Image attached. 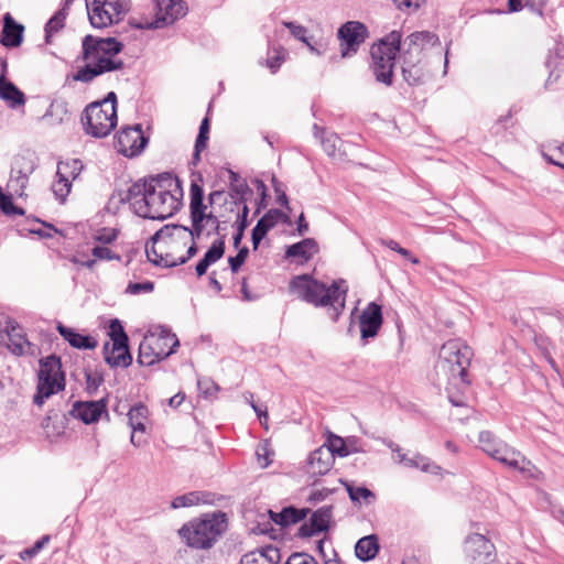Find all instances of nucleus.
<instances>
[{"mask_svg": "<svg viewBox=\"0 0 564 564\" xmlns=\"http://www.w3.org/2000/svg\"><path fill=\"white\" fill-rule=\"evenodd\" d=\"M290 291L315 307H328L329 317L337 322L345 308L348 286L343 279L334 280L327 286L310 274H301L290 281Z\"/></svg>", "mask_w": 564, "mask_h": 564, "instance_id": "nucleus-1", "label": "nucleus"}, {"mask_svg": "<svg viewBox=\"0 0 564 564\" xmlns=\"http://www.w3.org/2000/svg\"><path fill=\"white\" fill-rule=\"evenodd\" d=\"M123 44L116 41V37H84L82 58L86 65L73 75V79L89 83L105 73L121 69L123 62L113 56L120 53Z\"/></svg>", "mask_w": 564, "mask_h": 564, "instance_id": "nucleus-2", "label": "nucleus"}, {"mask_svg": "<svg viewBox=\"0 0 564 564\" xmlns=\"http://www.w3.org/2000/svg\"><path fill=\"white\" fill-rule=\"evenodd\" d=\"M227 528V514L223 511H214L184 523L178 534L188 547L209 550L219 541Z\"/></svg>", "mask_w": 564, "mask_h": 564, "instance_id": "nucleus-3", "label": "nucleus"}, {"mask_svg": "<svg viewBox=\"0 0 564 564\" xmlns=\"http://www.w3.org/2000/svg\"><path fill=\"white\" fill-rule=\"evenodd\" d=\"M479 448L492 459L523 475L533 476L535 466L521 452L507 444L491 431H481L478 435Z\"/></svg>", "mask_w": 564, "mask_h": 564, "instance_id": "nucleus-4", "label": "nucleus"}, {"mask_svg": "<svg viewBox=\"0 0 564 564\" xmlns=\"http://www.w3.org/2000/svg\"><path fill=\"white\" fill-rule=\"evenodd\" d=\"M473 349L460 339L446 341L440 350L436 369L443 372L448 381L460 380L469 384L468 368L473 358Z\"/></svg>", "mask_w": 564, "mask_h": 564, "instance_id": "nucleus-5", "label": "nucleus"}, {"mask_svg": "<svg viewBox=\"0 0 564 564\" xmlns=\"http://www.w3.org/2000/svg\"><path fill=\"white\" fill-rule=\"evenodd\" d=\"M403 45L402 37H379L371 45L369 68L378 83L386 86L393 84L397 56H401Z\"/></svg>", "mask_w": 564, "mask_h": 564, "instance_id": "nucleus-6", "label": "nucleus"}, {"mask_svg": "<svg viewBox=\"0 0 564 564\" xmlns=\"http://www.w3.org/2000/svg\"><path fill=\"white\" fill-rule=\"evenodd\" d=\"M65 389V375L62 370L61 358L50 355L40 360L36 393L33 403L42 405L51 395Z\"/></svg>", "mask_w": 564, "mask_h": 564, "instance_id": "nucleus-7", "label": "nucleus"}, {"mask_svg": "<svg viewBox=\"0 0 564 564\" xmlns=\"http://www.w3.org/2000/svg\"><path fill=\"white\" fill-rule=\"evenodd\" d=\"M401 69L404 80L411 86L424 84L432 75L427 61L425 59L423 47L416 40L404 41L401 53Z\"/></svg>", "mask_w": 564, "mask_h": 564, "instance_id": "nucleus-8", "label": "nucleus"}, {"mask_svg": "<svg viewBox=\"0 0 564 564\" xmlns=\"http://www.w3.org/2000/svg\"><path fill=\"white\" fill-rule=\"evenodd\" d=\"M180 341L175 334L162 329L158 335L145 336L139 346L138 362L152 366L175 352Z\"/></svg>", "mask_w": 564, "mask_h": 564, "instance_id": "nucleus-9", "label": "nucleus"}, {"mask_svg": "<svg viewBox=\"0 0 564 564\" xmlns=\"http://www.w3.org/2000/svg\"><path fill=\"white\" fill-rule=\"evenodd\" d=\"M155 9V19L131 18L129 24L135 30H155L172 24L187 11L186 3L182 0H156Z\"/></svg>", "mask_w": 564, "mask_h": 564, "instance_id": "nucleus-10", "label": "nucleus"}, {"mask_svg": "<svg viewBox=\"0 0 564 564\" xmlns=\"http://www.w3.org/2000/svg\"><path fill=\"white\" fill-rule=\"evenodd\" d=\"M147 202L139 206V216L149 219L165 220L178 212L182 202L175 193L156 191L149 186Z\"/></svg>", "mask_w": 564, "mask_h": 564, "instance_id": "nucleus-11", "label": "nucleus"}, {"mask_svg": "<svg viewBox=\"0 0 564 564\" xmlns=\"http://www.w3.org/2000/svg\"><path fill=\"white\" fill-rule=\"evenodd\" d=\"M117 109L113 106L101 108L99 104H89L82 116L84 130L94 138L107 137L117 126Z\"/></svg>", "mask_w": 564, "mask_h": 564, "instance_id": "nucleus-12", "label": "nucleus"}, {"mask_svg": "<svg viewBox=\"0 0 564 564\" xmlns=\"http://www.w3.org/2000/svg\"><path fill=\"white\" fill-rule=\"evenodd\" d=\"M109 336L112 340V347L107 343L104 347L105 361L110 367L127 368L132 364V356L129 351L128 335L121 322L117 318L111 319L109 324Z\"/></svg>", "mask_w": 564, "mask_h": 564, "instance_id": "nucleus-13", "label": "nucleus"}, {"mask_svg": "<svg viewBox=\"0 0 564 564\" xmlns=\"http://www.w3.org/2000/svg\"><path fill=\"white\" fill-rule=\"evenodd\" d=\"M129 7L130 0H91L87 4L88 18L94 28L102 29L118 22Z\"/></svg>", "mask_w": 564, "mask_h": 564, "instance_id": "nucleus-14", "label": "nucleus"}, {"mask_svg": "<svg viewBox=\"0 0 564 564\" xmlns=\"http://www.w3.org/2000/svg\"><path fill=\"white\" fill-rule=\"evenodd\" d=\"M189 197V209L193 224L192 228L182 225H173L172 229H182L189 235L191 239L196 240L203 234V221L206 220L208 223L209 220H216V216L212 213L205 214L206 206L204 204V189L194 181L191 183ZM170 229V226H165V230Z\"/></svg>", "mask_w": 564, "mask_h": 564, "instance_id": "nucleus-15", "label": "nucleus"}, {"mask_svg": "<svg viewBox=\"0 0 564 564\" xmlns=\"http://www.w3.org/2000/svg\"><path fill=\"white\" fill-rule=\"evenodd\" d=\"M464 552L474 564H490L497 557L495 544L479 533H473L466 538Z\"/></svg>", "mask_w": 564, "mask_h": 564, "instance_id": "nucleus-16", "label": "nucleus"}, {"mask_svg": "<svg viewBox=\"0 0 564 564\" xmlns=\"http://www.w3.org/2000/svg\"><path fill=\"white\" fill-rule=\"evenodd\" d=\"M115 139L118 152L127 158H134L141 154L149 141L140 124L121 129Z\"/></svg>", "mask_w": 564, "mask_h": 564, "instance_id": "nucleus-17", "label": "nucleus"}, {"mask_svg": "<svg viewBox=\"0 0 564 564\" xmlns=\"http://www.w3.org/2000/svg\"><path fill=\"white\" fill-rule=\"evenodd\" d=\"M383 324L382 306L370 302L359 315L360 341L366 346L370 339L378 336Z\"/></svg>", "mask_w": 564, "mask_h": 564, "instance_id": "nucleus-18", "label": "nucleus"}, {"mask_svg": "<svg viewBox=\"0 0 564 564\" xmlns=\"http://www.w3.org/2000/svg\"><path fill=\"white\" fill-rule=\"evenodd\" d=\"M35 164L32 158L18 155L14 159L8 187L17 195L22 196L26 188L29 176L34 172Z\"/></svg>", "mask_w": 564, "mask_h": 564, "instance_id": "nucleus-19", "label": "nucleus"}, {"mask_svg": "<svg viewBox=\"0 0 564 564\" xmlns=\"http://www.w3.org/2000/svg\"><path fill=\"white\" fill-rule=\"evenodd\" d=\"M333 518V506H323L315 510L308 522H304L297 532L300 538H311L327 531Z\"/></svg>", "mask_w": 564, "mask_h": 564, "instance_id": "nucleus-20", "label": "nucleus"}, {"mask_svg": "<svg viewBox=\"0 0 564 564\" xmlns=\"http://www.w3.org/2000/svg\"><path fill=\"white\" fill-rule=\"evenodd\" d=\"M290 223V217L278 208L269 209L257 223L251 231V241L256 250L267 234L274 228L278 223Z\"/></svg>", "mask_w": 564, "mask_h": 564, "instance_id": "nucleus-21", "label": "nucleus"}, {"mask_svg": "<svg viewBox=\"0 0 564 564\" xmlns=\"http://www.w3.org/2000/svg\"><path fill=\"white\" fill-rule=\"evenodd\" d=\"M70 414L85 424L95 423L101 417L102 414L108 415L106 400L100 399L97 401H76L73 404Z\"/></svg>", "mask_w": 564, "mask_h": 564, "instance_id": "nucleus-22", "label": "nucleus"}, {"mask_svg": "<svg viewBox=\"0 0 564 564\" xmlns=\"http://www.w3.org/2000/svg\"><path fill=\"white\" fill-rule=\"evenodd\" d=\"M335 458L326 446L313 451L307 458V473L311 476L326 475L333 467Z\"/></svg>", "mask_w": 564, "mask_h": 564, "instance_id": "nucleus-23", "label": "nucleus"}, {"mask_svg": "<svg viewBox=\"0 0 564 564\" xmlns=\"http://www.w3.org/2000/svg\"><path fill=\"white\" fill-rule=\"evenodd\" d=\"M4 335L8 337V349L15 356H22L30 346L22 327L15 321H6Z\"/></svg>", "mask_w": 564, "mask_h": 564, "instance_id": "nucleus-24", "label": "nucleus"}, {"mask_svg": "<svg viewBox=\"0 0 564 564\" xmlns=\"http://www.w3.org/2000/svg\"><path fill=\"white\" fill-rule=\"evenodd\" d=\"M318 252V245L313 238H305L286 247L285 259L295 260L297 263L310 261Z\"/></svg>", "mask_w": 564, "mask_h": 564, "instance_id": "nucleus-25", "label": "nucleus"}, {"mask_svg": "<svg viewBox=\"0 0 564 564\" xmlns=\"http://www.w3.org/2000/svg\"><path fill=\"white\" fill-rule=\"evenodd\" d=\"M58 334L74 348L77 349H95L98 341L89 335H83L75 329L58 323L56 326Z\"/></svg>", "mask_w": 564, "mask_h": 564, "instance_id": "nucleus-26", "label": "nucleus"}, {"mask_svg": "<svg viewBox=\"0 0 564 564\" xmlns=\"http://www.w3.org/2000/svg\"><path fill=\"white\" fill-rule=\"evenodd\" d=\"M308 512L310 509L307 508L299 509L293 506H289L283 508L280 512L269 510V517L275 524L286 528L305 519Z\"/></svg>", "mask_w": 564, "mask_h": 564, "instance_id": "nucleus-27", "label": "nucleus"}, {"mask_svg": "<svg viewBox=\"0 0 564 564\" xmlns=\"http://www.w3.org/2000/svg\"><path fill=\"white\" fill-rule=\"evenodd\" d=\"M225 238L226 236L223 235L219 239L215 240L205 252L204 257L197 262L195 267L197 276H203L207 272L209 265L216 263L223 258L225 253Z\"/></svg>", "mask_w": 564, "mask_h": 564, "instance_id": "nucleus-28", "label": "nucleus"}, {"mask_svg": "<svg viewBox=\"0 0 564 564\" xmlns=\"http://www.w3.org/2000/svg\"><path fill=\"white\" fill-rule=\"evenodd\" d=\"M147 182L149 186L154 187L156 191L175 193L178 196L183 194L180 180L169 172L151 175L147 178Z\"/></svg>", "mask_w": 564, "mask_h": 564, "instance_id": "nucleus-29", "label": "nucleus"}, {"mask_svg": "<svg viewBox=\"0 0 564 564\" xmlns=\"http://www.w3.org/2000/svg\"><path fill=\"white\" fill-rule=\"evenodd\" d=\"M149 188L147 178L139 180L127 189L121 200L129 203L134 213L139 216V206L143 204V202H147Z\"/></svg>", "mask_w": 564, "mask_h": 564, "instance_id": "nucleus-30", "label": "nucleus"}, {"mask_svg": "<svg viewBox=\"0 0 564 564\" xmlns=\"http://www.w3.org/2000/svg\"><path fill=\"white\" fill-rule=\"evenodd\" d=\"M0 98L9 102L12 108L25 104L24 94L12 82L7 80L4 75H0Z\"/></svg>", "mask_w": 564, "mask_h": 564, "instance_id": "nucleus-31", "label": "nucleus"}, {"mask_svg": "<svg viewBox=\"0 0 564 564\" xmlns=\"http://www.w3.org/2000/svg\"><path fill=\"white\" fill-rule=\"evenodd\" d=\"M378 552L379 543L375 534L359 539L355 545L356 556L364 562L375 558Z\"/></svg>", "mask_w": 564, "mask_h": 564, "instance_id": "nucleus-32", "label": "nucleus"}, {"mask_svg": "<svg viewBox=\"0 0 564 564\" xmlns=\"http://www.w3.org/2000/svg\"><path fill=\"white\" fill-rule=\"evenodd\" d=\"M314 135L319 139L321 144L328 156H336L341 140L335 132H326L323 128H319L316 123L313 126Z\"/></svg>", "mask_w": 564, "mask_h": 564, "instance_id": "nucleus-33", "label": "nucleus"}, {"mask_svg": "<svg viewBox=\"0 0 564 564\" xmlns=\"http://www.w3.org/2000/svg\"><path fill=\"white\" fill-rule=\"evenodd\" d=\"M228 172L230 196L232 197L236 204L245 203L247 200L246 195L251 194L250 187L237 172H234L231 170H229Z\"/></svg>", "mask_w": 564, "mask_h": 564, "instance_id": "nucleus-34", "label": "nucleus"}, {"mask_svg": "<svg viewBox=\"0 0 564 564\" xmlns=\"http://www.w3.org/2000/svg\"><path fill=\"white\" fill-rule=\"evenodd\" d=\"M243 564H279L281 554L278 547L269 545L251 554V558L250 555H246Z\"/></svg>", "mask_w": 564, "mask_h": 564, "instance_id": "nucleus-35", "label": "nucleus"}, {"mask_svg": "<svg viewBox=\"0 0 564 564\" xmlns=\"http://www.w3.org/2000/svg\"><path fill=\"white\" fill-rule=\"evenodd\" d=\"M84 164L78 159H70L67 161H59L57 163L56 177L68 178L73 183L82 173Z\"/></svg>", "mask_w": 564, "mask_h": 564, "instance_id": "nucleus-36", "label": "nucleus"}, {"mask_svg": "<svg viewBox=\"0 0 564 564\" xmlns=\"http://www.w3.org/2000/svg\"><path fill=\"white\" fill-rule=\"evenodd\" d=\"M323 446H326V448L329 449L330 454H333V457L335 458V455L339 457H347L348 455L352 453H359L364 452L362 448L359 447H351L348 448V444H346V441L337 435L330 434L327 438L326 444Z\"/></svg>", "mask_w": 564, "mask_h": 564, "instance_id": "nucleus-37", "label": "nucleus"}, {"mask_svg": "<svg viewBox=\"0 0 564 564\" xmlns=\"http://www.w3.org/2000/svg\"><path fill=\"white\" fill-rule=\"evenodd\" d=\"M286 55L288 52L282 45H279L274 42H271L269 44L265 65L271 70L272 74L279 70L282 63L285 61Z\"/></svg>", "mask_w": 564, "mask_h": 564, "instance_id": "nucleus-38", "label": "nucleus"}, {"mask_svg": "<svg viewBox=\"0 0 564 564\" xmlns=\"http://www.w3.org/2000/svg\"><path fill=\"white\" fill-rule=\"evenodd\" d=\"M148 414H149V410L142 403H138L129 410L128 421H129V425L131 426L133 432H137V431L144 432Z\"/></svg>", "mask_w": 564, "mask_h": 564, "instance_id": "nucleus-39", "label": "nucleus"}, {"mask_svg": "<svg viewBox=\"0 0 564 564\" xmlns=\"http://www.w3.org/2000/svg\"><path fill=\"white\" fill-rule=\"evenodd\" d=\"M206 494L199 491H191L182 496H177L172 500L171 507L173 509L186 508L197 506L200 502L207 503L209 500L207 499Z\"/></svg>", "mask_w": 564, "mask_h": 564, "instance_id": "nucleus-40", "label": "nucleus"}, {"mask_svg": "<svg viewBox=\"0 0 564 564\" xmlns=\"http://www.w3.org/2000/svg\"><path fill=\"white\" fill-rule=\"evenodd\" d=\"M541 153L546 162L564 170V143L561 145H544Z\"/></svg>", "mask_w": 564, "mask_h": 564, "instance_id": "nucleus-41", "label": "nucleus"}, {"mask_svg": "<svg viewBox=\"0 0 564 564\" xmlns=\"http://www.w3.org/2000/svg\"><path fill=\"white\" fill-rule=\"evenodd\" d=\"M345 486L350 500L355 503L364 501L366 505H370L376 499L375 494L367 487H356L350 484H345Z\"/></svg>", "mask_w": 564, "mask_h": 564, "instance_id": "nucleus-42", "label": "nucleus"}, {"mask_svg": "<svg viewBox=\"0 0 564 564\" xmlns=\"http://www.w3.org/2000/svg\"><path fill=\"white\" fill-rule=\"evenodd\" d=\"M408 467L421 469L422 471L431 473L433 475H438L441 471V467L438 465L421 454H415L410 458Z\"/></svg>", "mask_w": 564, "mask_h": 564, "instance_id": "nucleus-43", "label": "nucleus"}, {"mask_svg": "<svg viewBox=\"0 0 564 564\" xmlns=\"http://www.w3.org/2000/svg\"><path fill=\"white\" fill-rule=\"evenodd\" d=\"M366 37H338L341 57H350L357 53Z\"/></svg>", "mask_w": 564, "mask_h": 564, "instance_id": "nucleus-44", "label": "nucleus"}, {"mask_svg": "<svg viewBox=\"0 0 564 564\" xmlns=\"http://www.w3.org/2000/svg\"><path fill=\"white\" fill-rule=\"evenodd\" d=\"M67 17V11L65 8L58 10L45 24V35H53L54 33H58L65 26V20Z\"/></svg>", "mask_w": 564, "mask_h": 564, "instance_id": "nucleus-45", "label": "nucleus"}, {"mask_svg": "<svg viewBox=\"0 0 564 564\" xmlns=\"http://www.w3.org/2000/svg\"><path fill=\"white\" fill-rule=\"evenodd\" d=\"M336 35H368V29L359 21H348L338 29Z\"/></svg>", "mask_w": 564, "mask_h": 564, "instance_id": "nucleus-46", "label": "nucleus"}, {"mask_svg": "<svg viewBox=\"0 0 564 564\" xmlns=\"http://www.w3.org/2000/svg\"><path fill=\"white\" fill-rule=\"evenodd\" d=\"M72 188V183L68 182V178L56 177V181L52 184V191L57 199L61 203L66 200Z\"/></svg>", "mask_w": 564, "mask_h": 564, "instance_id": "nucleus-47", "label": "nucleus"}, {"mask_svg": "<svg viewBox=\"0 0 564 564\" xmlns=\"http://www.w3.org/2000/svg\"><path fill=\"white\" fill-rule=\"evenodd\" d=\"M24 26L17 22L10 13L3 17V29L1 35H23Z\"/></svg>", "mask_w": 564, "mask_h": 564, "instance_id": "nucleus-48", "label": "nucleus"}, {"mask_svg": "<svg viewBox=\"0 0 564 564\" xmlns=\"http://www.w3.org/2000/svg\"><path fill=\"white\" fill-rule=\"evenodd\" d=\"M544 0H509L508 6L511 12H517L523 8H530L532 11L540 12Z\"/></svg>", "mask_w": 564, "mask_h": 564, "instance_id": "nucleus-49", "label": "nucleus"}, {"mask_svg": "<svg viewBox=\"0 0 564 564\" xmlns=\"http://www.w3.org/2000/svg\"><path fill=\"white\" fill-rule=\"evenodd\" d=\"M302 45L306 46L311 52L315 53L316 55H322L325 53L326 47L323 43V40L325 37H296Z\"/></svg>", "mask_w": 564, "mask_h": 564, "instance_id": "nucleus-50", "label": "nucleus"}, {"mask_svg": "<svg viewBox=\"0 0 564 564\" xmlns=\"http://www.w3.org/2000/svg\"><path fill=\"white\" fill-rule=\"evenodd\" d=\"M153 290L154 283L152 281L130 282L126 289V293L138 295L141 293H151Z\"/></svg>", "mask_w": 564, "mask_h": 564, "instance_id": "nucleus-51", "label": "nucleus"}, {"mask_svg": "<svg viewBox=\"0 0 564 564\" xmlns=\"http://www.w3.org/2000/svg\"><path fill=\"white\" fill-rule=\"evenodd\" d=\"M50 541V535H43L39 541H36L33 546L24 549L20 552V558L25 561L35 556Z\"/></svg>", "mask_w": 564, "mask_h": 564, "instance_id": "nucleus-52", "label": "nucleus"}, {"mask_svg": "<svg viewBox=\"0 0 564 564\" xmlns=\"http://www.w3.org/2000/svg\"><path fill=\"white\" fill-rule=\"evenodd\" d=\"M67 113L66 106L64 104L52 102L43 116V120H50L54 116H58V118L53 123H61L63 118L61 115Z\"/></svg>", "mask_w": 564, "mask_h": 564, "instance_id": "nucleus-53", "label": "nucleus"}, {"mask_svg": "<svg viewBox=\"0 0 564 564\" xmlns=\"http://www.w3.org/2000/svg\"><path fill=\"white\" fill-rule=\"evenodd\" d=\"M248 254H249V249L247 247H242L241 249H239L238 253L235 257L228 258V263H229L230 270L234 273L238 272V270L245 263Z\"/></svg>", "mask_w": 564, "mask_h": 564, "instance_id": "nucleus-54", "label": "nucleus"}, {"mask_svg": "<svg viewBox=\"0 0 564 564\" xmlns=\"http://www.w3.org/2000/svg\"><path fill=\"white\" fill-rule=\"evenodd\" d=\"M91 254L97 260H120V256L112 252L108 247L96 246L93 248Z\"/></svg>", "mask_w": 564, "mask_h": 564, "instance_id": "nucleus-55", "label": "nucleus"}, {"mask_svg": "<svg viewBox=\"0 0 564 564\" xmlns=\"http://www.w3.org/2000/svg\"><path fill=\"white\" fill-rule=\"evenodd\" d=\"M209 128H210L209 119H208V117H205L200 122L198 135L195 141L198 143V147H200V148L207 147Z\"/></svg>", "mask_w": 564, "mask_h": 564, "instance_id": "nucleus-56", "label": "nucleus"}, {"mask_svg": "<svg viewBox=\"0 0 564 564\" xmlns=\"http://www.w3.org/2000/svg\"><path fill=\"white\" fill-rule=\"evenodd\" d=\"M256 454L261 468H267L272 463L271 456L273 453L269 449L268 445L259 446Z\"/></svg>", "mask_w": 564, "mask_h": 564, "instance_id": "nucleus-57", "label": "nucleus"}, {"mask_svg": "<svg viewBox=\"0 0 564 564\" xmlns=\"http://www.w3.org/2000/svg\"><path fill=\"white\" fill-rule=\"evenodd\" d=\"M197 386H198L199 391L205 397H212L218 391L217 384L207 378L198 379Z\"/></svg>", "mask_w": 564, "mask_h": 564, "instance_id": "nucleus-58", "label": "nucleus"}, {"mask_svg": "<svg viewBox=\"0 0 564 564\" xmlns=\"http://www.w3.org/2000/svg\"><path fill=\"white\" fill-rule=\"evenodd\" d=\"M116 239L117 231L110 228H102L95 236V240L104 245H109L113 242Z\"/></svg>", "mask_w": 564, "mask_h": 564, "instance_id": "nucleus-59", "label": "nucleus"}, {"mask_svg": "<svg viewBox=\"0 0 564 564\" xmlns=\"http://www.w3.org/2000/svg\"><path fill=\"white\" fill-rule=\"evenodd\" d=\"M285 564H318L316 560L306 553H293Z\"/></svg>", "mask_w": 564, "mask_h": 564, "instance_id": "nucleus-60", "label": "nucleus"}, {"mask_svg": "<svg viewBox=\"0 0 564 564\" xmlns=\"http://www.w3.org/2000/svg\"><path fill=\"white\" fill-rule=\"evenodd\" d=\"M102 382V378L99 376H94L90 372H86V390L89 394H93L97 391L99 386Z\"/></svg>", "mask_w": 564, "mask_h": 564, "instance_id": "nucleus-61", "label": "nucleus"}, {"mask_svg": "<svg viewBox=\"0 0 564 564\" xmlns=\"http://www.w3.org/2000/svg\"><path fill=\"white\" fill-rule=\"evenodd\" d=\"M274 192L276 193V202L286 208H290L289 206V198L285 194V192L281 188V183L278 182L275 178L272 180Z\"/></svg>", "mask_w": 564, "mask_h": 564, "instance_id": "nucleus-62", "label": "nucleus"}, {"mask_svg": "<svg viewBox=\"0 0 564 564\" xmlns=\"http://www.w3.org/2000/svg\"><path fill=\"white\" fill-rule=\"evenodd\" d=\"M240 292L242 294L241 300L245 301V302H253V301H257L259 299L258 294L252 293L249 290L248 281H247L246 278H243L242 281H241Z\"/></svg>", "mask_w": 564, "mask_h": 564, "instance_id": "nucleus-63", "label": "nucleus"}, {"mask_svg": "<svg viewBox=\"0 0 564 564\" xmlns=\"http://www.w3.org/2000/svg\"><path fill=\"white\" fill-rule=\"evenodd\" d=\"M333 489L323 488V489H316L313 490L308 497V500L311 502H319L325 500L329 495L333 494Z\"/></svg>", "mask_w": 564, "mask_h": 564, "instance_id": "nucleus-64", "label": "nucleus"}]
</instances>
